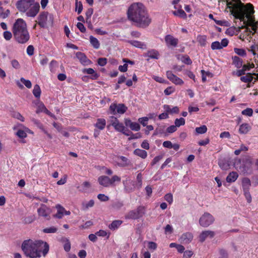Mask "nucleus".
I'll return each mask as SVG.
<instances>
[{"instance_id":"5fc2aeb1","label":"nucleus","mask_w":258,"mask_h":258,"mask_svg":"<svg viewBox=\"0 0 258 258\" xmlns=\"http://www.w3.org/2000/svg\"><path fill=\"white\" fill-rule=\"evenodd\" d=\"M164 231L166 234H170L173 232V227L169 224L167 225L164 228Z\"/></svg>"},{"instance_id":"39448f33","label":"nucleus","mask_w":258,"mask_h":258,"mask_svg":"<svg viewBox=\"0 0 258 258\" xmlns=\"http://www.w3.org/2000/svg\"><path fill=\"white\" fill-rule=\"evenodd\" d=\"M18 10L26 14L27 17H35L38 13L40 5L35 0H19L16 4Z\"/></svg>"},{"instance_id":"58836bf2","label":"nucleus","mask_w":258,"mask_h":258,"mask_svg":"<svg viewBox=\"0 0 258 258\" xmlns=\"http://www.w3.org/2000/svg\"><path fill=\"white\" fill-rule=\"evenodd\" d=\"M148 56L151 58L158 59L159 53L157 50H152L148 52Z\"/></svg>"},{"instance_id":"aec40b11","label":"nucleus","mask_w":258,"mask_h":258,"mask_svg":"<svg viewBox=\"0 0 258 258\" xmlns=\"http://www.w3.org/2000/svg\"><path fill=\"white\" fill-rule=\"evenodd\" d=\"M251 130V126L248 123H243L240 124L238 133L241 135L247 134Z\"/></svg>"},{"instance_id":"dca6fc26","label":"nucleus","mask_w":258,"mask_h":258,"mask_svg":"<svg viewBox=\"0 0 258 258\" xmlns=\"http://www.w3.org/2000/svg\"><path fill=\"white\" fill-rule=\"evenodd\" d=\"M130 161L124 156H119L115 160L116 164L120 167H124L130 164Z\"/></svg>"},{"instance_id":"79ce46f5","label":"nucleus","mask_w":258,"mask_h":258,"mask_svg":"<svg viewBox=\"0 0 258 258\" xmlns=\"http://www.w3.org/2000/svg\"><path fill=\"white\" fill-rule=\"evenodd\" d=\"M57 228L55 227L52 226L43 229V232L45 233H54L56 232Z\"/></svg>"},{"instance_id":"6e6d98bb","label":"nucleus","mask_w":258,"mask_h":258,"mask_svg":"<svg viewBox=\"0 0 258 258\" xmlns=\"http://www.w3.org/2000/svg\"><path fill=\"white\" fill-rule=\"evenodd\" d=\"M20 81L22 83H23L24 85L28 88H31L32 87V84L30 81L28 80H26L24 78H21L20 79Z\"/></svg>"},{"instance_id":"052dcab7","label":"nucleus","mask_w":258,"mask_h":258,"mask_svg":"<svg viewBox=\"0 0 258 258\" xmlns=\"http://www.w3.org/2000/svg\"><path fill=\"white\" fill-rule=\"evenodd\" d=\"M98 199L101 202H106L108 201L109 199V197L105 195L104 194H100L97 196Z\"/></svg>"},{"instance_id":"3c124183","label":"nucleus","mask_w":258,"mask_h":258,"mask_svg":"<svg viewBox=\"0 0 258 258\" xmlns=\"http://www.w3.org/2000/svg\"><path fill=\"white\" fill-rule=\"evenodd\" d=\"M211 48L213 50L221 49L222 46L220 45V42L219 41H214L211 44Z\"/></svg>"},{"instance_id":"412c9836","label":"nucleus","mask_w":258,"mask_h":258,"mask_svg":"<svg viewBox=\"0 0 258 258\" xmlns=\"http://www.w3.org/2000/svg\"><path fill=\"white\" fill-rule=\"evenodd\" d=\"M193 239V235L190 232H186L182 234L180 238L181 242L183 243H188L191 241Z\"/></svg>"},{"instance_id":"473e14b6","label":"nucleus","mask_w":258,"mask_h":258,"mask_svg":"<svg viewBox=\"0 0 258 258\" xmlns=\"http://www.w3.org/2000/svg\"><path fill=\"white\" fill-rule=\"evenodd\" d=\"M94 205V201L93 200H91L88 202H84L82 203V209L83 210H86L89 208L92 207Z\"/></svg>"},{"instance_id":"864d4df0","label":"nucleus","mask_w":258,"mask_h":258,"mask_svg":"<svg viewBox=\"0 0 258 258\" xmlns=\"http://www.w3.org/2000/svg\"><path fill=\"white\" fill-rule=\"evenodd\" d=\"M175 92V88L173 87L170 86L164 90V93L166 95H169Z\"/></svg>"},{"instance_id":"c756f323","label":"nucleus","mask_w":258,"mask_h":258,"mask_svg":"<svg viewBox=\"0 0 258 258\" xmlns=\"http://www.w3.org/2000/svg\"><path fill=\"white\" fill-rule=\"evenodd\" d=\"M90 42L92 46L95 48L98 49L100 47V43L98 40L93 36H90Z\"/></svg>"},{"instance_id":"a878e982","label":"nucleus","mask_w":258,"mask_h":258,"mask_svg":"<svg viewBox=\"0 0 258 258\" xmlns=\"http://www.w3.org/2000/svg\"><path fill=\"white\" fill-rule=\"evenodd\" d=\"M94 125L97 129L103 130L106 125V120L104 118H98Z\"/></svg>"},{"instance_id":"ea45409f","label":"nucleus","mask_w":258,"mask_h":258,"mask_svg":"<svg viewBox=\"0 0 258 258\" xmlns=\"http://www.w3.org/2000/svg\"><path fill=\"white\" fill-rule=\"evenodd\" d=\"M195 131L198 134H203L207 132V127L205 125H203L200 127H196Z\"/></svg>"},{"instance_id":"2eb2a0df","label":"nucleus","mask_w":258,"mask_h":258,"mask_svg":"<svg viewBox=\"0 0 258 258\" xmlns=\"http://www.w3.org/2000/svg\"><path fill=\"white\" fill-rule=\"evenodd\" d=\"M165 41L168 47H176L177 45L178 40L171 35H167L165 37Z\"/></svg>"},{"instance_id":"a211bd4d","label":"nucleus","mask_w":258,"mask_h":258,"mask_svg":"<svg viewBox=\"0 0 258 258\" xmlns=\"http://www.w3.org/2000/svg\"><path fill=\"white\" fill-rule=\"evenodd\" d=\"M76 57L83 66H89L91 63V61L81 52L76 53Z\"/></svg>"},{"instance_id":"7ed1b4c3","label":"nucleus","mask_w":258,"mask_h":258,"mask_svg":"<svg viewBox=\"0 0 258 258\" xmlns=\"http://www.w3.org/2000/svg\"><path fill=\"white\" fill-rule=\"evenodd\" d=\"M127 17L130 21L140 27H146L151 23V19L145 6L140 3H134L127 11Z\"/></svg>"},{"instance_id":"4c0bfd02","label":"nucleus","mask_w":258,"mask_h":258,"mask_svg":"<svg viewBox=\"0 0 258 258\" xmlns=\"http://www.w3.org/2000/svg\"><path fill=\"white\" fill-rule=\"evenodd\" d=\"M62 241L64 242L63 247L66 251H69L71 249V243L69 240L67 238H62Z\"/></svg>"},{"instance_id":"680f3d73","label":"nucleus","mask_w":258,"mask_h":258,"mask_svg":"<svg viewBox=\"0 0 258 258\" xmlns=\"http://www.w3.org/2000/svg\"><path fill=\"white\" fill-rule=\"evenodd\" d=\"M12 66L15 69H19L20 68V64L19 61L15 59H12L11 61Z\"/></svg>"},{"instance_id":"c85d7f7f","label":"nucleus","mask_w":258,"mask_h":258,"mask_svg":"<svg viewBox=\"0 0 258 258\" xmlns=\"http://www.w3.org/2000/svg\"><path fill=\"white\" fill-rule=\"evenodd\" d=\"M238 175V174L235 172H232L229 174L226 178V180L228 182H232L235 181Z\"/></svg>"},{"instance_id":"f8f14e48","label":"nucleus","mask_w":258,"mask_h":258,"mask_svg":"<svg viewBox=\"0 0 258 258\" xmlns=\"http://www.w3.org/2000/svg\"><path fill=\"white\" fill-rule=\"evenodd\" d=\"M37 212L39 216L44 217L48 220L50 218V214L51 213V210L49 207L42 204L38 209Z\"/></svg>"},{"instance_id":"f704fd0d","label":"nucleus","mask_w":258,"mask_h":258,"mask_svg":"<svg viewBox=\"0 0 258 258\" xmlns=\"http://www.w3.org/2000/svg\"><path fill=\"white\" fill-rule=\"evenodd\" d=\"M41 89L38 85H35L34 86L33 90V94L34 96L37 98H40V95H41Z\"/></svg>"},{"instance_id":"e2e57ef3","label":"nucleus","mask_w":258,"mask_h":258,"mask_svg":"<svg viewBox=\"0 0 258 258\" xmlns=\"http://www.w3.org/2000/svg\"><path fill=\"white\" fill-rule=\"evenodd\" d=\"M96 235L98 236H101V237L107 236V238H108L109 236V234L106 231H104L103 230H100L99 231L97 232Z\"/></svg>"},{"instance_id":"1a4fd4ad","label":"nucleus","mask_w":258,"mask_h":258,"mask_svg":"<svg viewBox=\"0 0 258 258\" xmlns=\"http://www.w3.org/2000/svg\"><path fill=\"white\" fill-rule=\"evenodd\" d=\"M144 207L140 206L136 209L130 211L126 215L125 218L129 219H137L143 215L144 214Z\"/></svg>"},{"instance_id":"de8ad7c7","label":"nucleus","mask_w":258,"mask_h":258,"mask_svg":"<svg viewBox=\"0 0 258 258\" xmlns=\"http://www.w3.org/2000/svg\"><path fill=\"white\" fill-rule=\"evenodd\" d=\"M241 113L243 115L251 116L253 114V110L250 108H247L246 109L242 110Z\"/></svg>"},{"instance_id":"5701e85b","label":"nucleus","mask_w":258,"mask_h":258,"mask_svg":"<svg viewBox=\"0 0 258 258\" xmlns=\"http://www.w3.org/2000/svg\"><path fill=\"white\" fill-rule=\"evenodd\" d=\"M127 42L131 44L132 45L139 48L142 49H145L147 48L146 44L141 41L137 40H128Z\"/></svg>"},{"instance_id":"774afa93","label":"nucleus","mask_w":258,"mask_h":258,"mask_svg":"<svg viewBox=\"0 0 258 258\" xmlns=\"http://www.w3.org/2000/svg\"><path fill=\"white\" fill-rule=\"evenodd\" d=\"M177 130V126L175 125H172L168 127L166 129V132L168 133H173Z\"/></svg>"},{"instance_id":"37998d69","label":"nucleus","mask_w":258,"mask_h":258,"mask_svg":"<svg viewBox=\"0 0 258 258\" xmlns=\"http://www.w3.org/2000/svg\"><path fill=\"white\" fill-rule=\"evenodd\" d=\"M10 14L9 10L7 9L5 10L3 8L0 11V17L3 19L7 18Z\"/></svg>"},{"instance_id":"6e6552de","label":"nucleus","mask_w":258,"mask_h":258,"mask_svg":"<svg viewBox=\"0 0 258 258\" xmlns=\"http://www.w3.org/2000/svg\"><path fill=\"white\" fill-rule=\"evenodd\" d=\"M214 221V218L209 213H205L199 219V224L204 227H207Z\"/></svg>"},{"instance_id":"c03bdc74","label":"nucleus","mask_w":258,"mask_h":258,"mask_svg":"<svg viewBox=\"0 0 258 258\" xmlns=\"http://www.w3.org/2000/svg\"><path fill=\"white\" fill-rule=\"evenodd\" d=\"M146 243L148 248L152 251H154L157 248V244L154 242L148 241Z\"/></svg>"},{"instance_id":"4468645a","label":"nucleus","mask_w":258,"mask_h":258,"mask_svg":"<svg viewBox=\"0 0 258 258\" xmlns=\"http://www.w3.org/2000/svg\"><path fill=\"white\" fill-rule=\"evenodd\" d=\"M55 208L57 212L54 215V218L61 219L64 216L70 215L71 214L70 211H67L64 207L59 204L56 205Z\"/></svg>"},{"instance_id":"603ef678","label":"nucleus","mask_w":258,"mask_h":258,"mask_svg":"<svg viewBox=\"0 0 258 258\" xmlns=\"http://www.w3.org/2000/svg\"><path fill=\"white\" fill-rule=\"evenodd\" d=\"M152 78L156 82L163 83V84H167L168 83V82L164 79L163 78L156 76H153Z\"/></svg>"},{"instance_id":"f257e3e1","label":"nucleus","mask_w":258,"mask_h":258,"mask_svg":"<svg viewBox=\"0 0 258 258\" xmlns=\"http://www.w3.org/2000/svg\"><path fill=\"white\" fill-rule=\"evenodd\" d=\"M231 14L237 19L243 22L244 28L243 34H241L239 38L242 40L246 38V36L250 35L256 32L258 29V21L255 22L253 15L254 11L252 5L247 4L244 5L240 1H237L231 6Z\"/></svg>"},{"instance_id":"bb28decb","label":"nucleus","mask_w":258,"mask_h":258,"mask_svg":"<svg viewBox=\"0 0 258 258\" xmlns=\"http://www.w3.org/2000/svg\"><path fill=\"white\" fill-rule=\"evenodd\" d=\"M134 154L143 159H145L147 157V152L144 150L136 149L134 151Z\"/></svg>"},{"instance_id":"a18cd8bd","label":"nucleus","mask_w":258,"mask_h":258,"mask_svg":"<svg viewBox=\"0 0 258 258\" xmlns=\"http://www.w3.org/2000/svg\"><path fill=\"white\" fill-rule=\"evenodd\" d=\"M75 6L76 11H77L78 14H80L83 10V5L82 3L81 2L78 1V0H76Z\"/></svg>"},{"instance_id":"e433bc0d","label":"nucleus","mask_w":258,"mask_h":258,"mask_svg":"<svg viewBox=\"0 0 258 258\" xmlns=\"http://www.w3.org/2000/svg\"><path fill=\"white\" fill-rule=\"evenodd\" d=\"M253 80V77L251 74H247L245 76L241 77L240 80L244 83H250Z\"/></svg>"},{"instance_id":"9b49d317","label":"nucleus","mask_w":258,"mask_h":258,"mask_svg":"<svg viewBox=\"0 0 258 258\" xmlns=\"http://www.w3.org/2000/svg\"><path fill=\"white\" fill-rule=\"evenodd\" d=\"M122 183L124 189L127 192H132L136 188H137L136 184L130 178H126L125 180H123Z\"/></svg>"},{"instance_id":"c9c22d12","label":"nucleus","mask_w":258,"mask_h":258,"mask_svg":"<svg viewBox=\"0 0 258 258\" xmlns=\"http://www.w3.org/2000/svg\"><path fill=\"white\" fill-rule=\"evenodd\" d=\"M251 185L250 180L247 178H245L242 180V188L243 191L248 190V189Z\"/></svg>"},{"instance_id":"b1692460","label":"nucleus","mask_w":258,"mask_h":258,"mask_svg":"<svg viewBox=\"0 0 258 258\" xmlns=\"http://www.w3.org/2000/svg\"><path fill=\"white\" fill-rule=\"evenodd\" d=\"M24 130L19 129L16 132V135L20 138H25L27 137V133H30L31 131L28 127H23Z\"/></svg>"},{"instance_id":"a19ab883","label":"nucleus","mask_w":258,"mask_h":258,"mask_svg":"<svg viewBox=\"0 0 258 258\" xmlns=\"http://www.w3.org/2000/svg\"><path fill=\"white\" fill-rule=\"evenodd\" d=\"M136 186L138 188H140L142 186V174L141 173L138 174L137 176Z\"/></svg>"},{"instance_id":"393cba45","label":"nucleus","mask_w":258,"mask_h":258,"mask_svg":"<svg viewBox=\"0 0 258 258\" xmlns=\"http://www.w3.org/2000/svg\"><path fill=\"white\" fill-rule=\"evenodd\" d=\"M82 72L84 74L91 75V78L93 80L97 79L99 77L98 74L95 73V71L92 68L84 69Z\"/></svg>"},{"instance_id":"bf43d9fd","label":"nucleus","mask_w":258,"mask_h":258,"mask_svg":"<svg viewBox=\"0 0 258 258\" xmlns=\"http://www.w3.org/2000/svg\"><path fill=\"white\" fill-rule=\"evenodd\" d=\"M13 117L20 120L21 121H24V117L18 112H15L13 113Z\"/></svg>"},{"instance_id":"6ab92c4d","label":"nucleus","mask_w":258,"mask_h":258,"mask_svg":"<svg viewBox=\"0 0 258 258\" xmlns=\"http://www.w3.org/2000/svg\"><path fill=\"white\" fill-rule=\"evenodd\" d=\"M98 182L100 185L103 187H107L111 186L110 178L105 175L99 176L98 178Z\"/></svg>"},{"instance_id":"338daca9","label":"nucleus","mask_w":258,"mask_h":258,"mask_svg":"<svg viewBox=\"0 0 258 258\" xmlns=\"http://www.w3.org/2000/svg\"><path fill=\"white\" fill-rule=\"evenodd\" d=\"M3 36L6 40H10L12 37V34L10 31H5L3 33Z\"/></svg>"},{"instance_id":"ddd939ff","label":"nucleus","mask_w":258,"mask_h":258,"mask_svg":"<svg viewBox=\"0 0 258 258\" xmlns=\"http://www.w3.org/2000/svg\"><path fill=\"white\" fill-rule=\"evenodd\" d=\"M166 77L172 83L176 85H182L183 84V81L175 75L172 71H168L166 73Z\"/></svg>"},{"instance_id":"20e7f679","label":"nucleus","mask_w":258,"mask_h":258,"mask_svg":"<svg viewBox=\"0 0 258 258\" xmlns=\"http://www.w3.org/2000/svg\"><path fill=\"white\" fill-rule=\"evenodd\" d=\"M13 33L16 40L20 44L27 43L30 39V35L26 22L21 18L18 19L13 27Z\"/></svg>"},{"instance_id":"0e129e2a","label":"nucleus","mask_w":258,"mask_h":258,"mask_svg":"<svg viewBox=\"0 0 258 258\" xmlns=\"http://www.w3.org/2000/svg\"><path fill=\"white\" fill-rule=\"evenodd\" d=\"M164 199L169 204H171L173 202V196L171 194H167L165 195Z\"/></svg>"},{"instance_id":"49530a36","label":"nucleus","mask_w":258,"mask_h":258,"mask_svg":"<svg viewBox=\"0 0 258 258\" xmlns=\"http://www.w3.org/2000/svg\"><path fill=\"white\" fill-rule=\"evenodd\" d=\"M175 125L177 127H179L181 125H183L185 124V119L181 117L180 118H176L174 121Z\"/></svg>"},{"instance_id":"7c9ffc66","label":"nucleus","mask_w":258,"mask_h":258,"mask_svg":"<svg viewBox=\"0 0 258 258\" xmlns=\"http://www.w3.org/2000/svg\"><path fill=\"white\" fill-rule=\"evenodd\" d=\"M233 63L237 68H240L242 66V61L241 58L237 56L232 57Z\"/></svg>"},{"instance_id":"f3484780","label":"nucleus","mask_w":258,"mask_h":258,"mask_svg":"<svg viewBox=\"0 0 258 258\" xmlns=\"http://www.w3.org/2000/svg\"><path fill=\"white\" fill-rule=\"evenodd\" d=\"M215 232L211 230H205L203 231L199 235V238L201 242H204L208 238H212L215 236Z\"/></svg>"},{"instance_id":"423d86ee","label":"nucleus","mask_w":258,"mask_h":258,"mask_svg":"<svg viewBox=\"0 0 258 258\" xmlns=\"http://www.w3.org/2000/svg\"><path fill=\"white\" fill-rule=\"evenodd\" d=\"M53 23V16L48 12L41 13L38 17V24L42 28L51 26Z\"/></svg>"},{"instance_id":"72a5a7b5","label":"nucleus","mask_w":258,"mask_h":258,"mask_svg":"<svg viewBox=\"0 0 258 258\" xmlns=\"http://www.w3.org/2000/svg\"><path fill=\"white\" fill-rule=\"evenodd\" d=\"M122 222L121 220H115L109 225V228L111 230H115L118 228L122 224Z\"/></svg>"},{"instance_id":"2f4dec72","label":"nucleus","mask_w":258,"mask_h":258,"mask_svg":"<svg viewBox=\"0 0 258 258\" xmlns=\"http://www.w3.org/2000/svg\"><path fill=\"white\" fill-rule=\"evenodd\" d=\"M172 14L177 17H180L181 18L185 19L186 18V14L184 12V11L180 9L177 11H174L172 12Z\"/></svg>"},{"instance_id":"8fccbe9b","label":"nucleus","mask_w":258,"mask_h":258,"mask_svg":"<svg viewBox=\"0 0 258 258\" xmlns=\"http://www.w3.org/2000/svg\"><path fill=\"white\" fill-rule=\"evenodd\" d=\"M234 51L235 53H236L238 55L241 56H244L246 55V52L243 49L235 48L234 49Z\"/></svg>"},{"instance_id":"09e8293b","label":"nucleus","mask_w":258,"mask_h":258,"mask_svg":"<svg viewBox=\"0 0 258 258\" xmlns=\"http://www.w3.org/2000/svg\"><path fill=\"white\" fill-rule=\"evenodd\" d=\"M181 60L184 63L187 64H190L192 63V61L187 55H183L181 57Z\"/></svg>"},{"instance_id":"0eeeda50","label":"nucleus","mask_w":258,"mask_h":258,"mask_svg":"<svg viewBox=\"0 0 258 258\" xmlns=\"http://www.w3.org/2000/svg\"><path fill=\"white\" fill-rule=\"evenodd\" d=\"M109 109L113 115L117 114H122L126 111L127 107L122 103H113L110 105Z\"/></svg>"},{"instance_id":"f03ea898","label":"nucleus","mask_w":258,"mask_h":258,"mask_svg":"<svg viewBox=\"0 0 258 258\" xmlns=\"http://www.w3.org/2000/svg\"><path fill=\"white\" fill-rule=\"evenodd\" d=\"M21 248L26 256L29 258L45 257L48 253V243L41 240L28 239L24 240Z\"/></svg>"},{"instance_id":"13d9d810","label":"nucleus","mask_w":258,"mask_h":258,"mask_svg":"<svg viewBox=\"0 0 258 258\" xmlns=\"http://www.w3.org/2000/svg\"><path fill=\"white\" fill-rule=\"evenodd\" d=\"M130 128L134 131H139L140 130V124L136 122H133L132 124L130 126Z\"/></svg>"},{"instance_id":"4be33fe9","label":"nucleus","mask_w":258,"mask_h":258,"mask_svg":"<svg viewBox=\"0 0 258 258\" xmlns=\"http://www.w3.org/2000/svg\"><path fill=\"white\" fill-rule=\"evenodd\" d=\"M163 109L165 112L168 113V114L169 113L170 114H177L179 111V108L177 106L171 107L169 105H164Z\"/></svg>"},{"instance_id":"9d476101","label":"nucleus","mask_w":258,"mask_h":258,"mask_svg":"<svg viewBox=\"0 0 258 258\" xmlns=\"http://www.w3.org/2000/svg\"><path fill=\"white\" fill-rule=\"evenodd\" d=\"M111 124L114 127L115 130L118 132L122 133L126 136H129L130 135L125 132V128L123 125V123L120 122L119 120L114 116L110 117Z\"/></svg>"},{"instance_id":"cd10ccee","label":"nucleus","mask_w":258,"mask_h":258,"mask_svg":"<svg viewBox=\"0 0 258 258\" xmlns=\"http://www.w3.org/2000/svg\"><path fill=\"white\" fill-rule=\"evenodd\" d=\"M197 40L201 46H205L207 44V36L198 35L197 37Z\"/></svg>"},{"instance_id":"4d7b16f0","label":"nucleus","mask_w":258,"mask_h":258,"mask_svg":"<svg viewBox=\"0 0 258 258\" xmlns=\"http://www.w3.org/2000/svg\"><path fill=\"white\" fill-rule=\"evenodd\" d=\"M121 180V178L117 175H113L111 178H110V181L111 182V186L114 185L115 182H120Z\"/></svg>"},{"instance_id":"69168bd1","label":"nucleus","mask_w":258,"mask_h":258,"mask_svg":"<svg viewBox=\"0 0 258 258\" xmlns=\"http://www.w3.org/2000/svg\"><path fill=\"white\" fill-rule=\"evenodd\" d=\"M149 119V118L148 117H144L139 118L138 120L144 126H145L147 125V122Z\"/></svg>"}]
</instances>
